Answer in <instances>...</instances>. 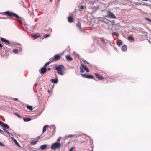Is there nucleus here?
<instances>
[{
  "instance_id": "1",
  "label": "nucleus",
  "mask_w": 151,
  "mask_h": 151,
  "mask_svg": "<svg viewBox=\"0 0 151 151\" xmlns=\"http://www.w3.org/2000/svg\"><path fill=\"white\" fill-rule=\"evenodd\" d=\"M5 14L7 16L10 17V18L14 19V17H15L17 19H19V16L15 13L9 11H6L4 12Z\"/></svg>"
},
{
  "instance_id": "2",
  "label": "nucleus",
  "mask_w": 151,
  "mask_h": 151,
  "mask_svg": "<svg viewBox=\"0 0 151 151\" xmlns=\"http://www.w3.org/2000/svg\"><path fill=\"white\" fill-rule=\"evenodd\" d=\"M55 69L57 70L58 73L60 75H63L65 70L64 67H55Z\"/></svg>"
},
{
  "instance_id": "3",
  "label": "nucleus",
  "mask_w": 151,
  "mask_h": 151,
  "mask_svg": "<svg viewBox=\"0 0 151 151\" xmlns=\"http://www.w3.org/2000/svg\"><path fill=\"white\" fill-rule=\"evenodd\" d=\"M61 146V144L59 142H56L53 143L51 146V149L55 150L57 148H60Z\"/></svg>"
},
{
  "instance_id": "4",
  "label": "nucleus",
  "mask_w": 151,
  "mask_h": 151,
  "mask_svg": "<svg viewBox=\"0 0 151 151\" xmlns=\"http://www.w3.org/2000/svg\"><path fill=\"white\" fill-rule=\"evenodd\" d=\"M61 57V56L59 54H56L53 58H50V60L51 62L57 61L60 60Z\"/></svg>"
},
{
  "instance_id": "5",
  "label": "nucleus",
  "mask_w": 151,
  "mask_h": 151,
  "mask_svg": "<svg viewBox=\"0 0 151 151\" xmlns=\"http://www.w3.org/2000/svg\"><path fill=\"white\" fill-rule=\"evenodd\" d=\"M106 17L108 18L111 19H116V17L114 14L111 12L109 11L107 12V14Z\"/></svg>"
},
{
  "instance_id": "6",
  "label": "nucleus",
  "mask_w": 151,
  "mask_h": 151,
  "mask_svg": "<svg viewBox=\"0 0 151 151\" xmlns=\"http://www.w3.org/2000/svg\"><path fill=\"white\" fill-rule=\"evenodd\" d=\"M81 72L82 73L84 72L85 70H86V72H89L88 69L86 67H81L80 68Z\"/></svg>"
},
{
  "instance_id": "7",
  "label": "nucleus",
  "mask_w": 151,
  "mask_h": 151,
  "mask_svg": "<svg viewBox=\"0 0 151 151\" xmlns=\"http://www.w3.org/2000/svg\"><path fill=\"white\" fill-rule=\"evenodd\" d=\"M94 74H95V76H96L99 80H102L104 79V77L102 76L99 75L98 73H95Z\"/></svg>"
},
{
  "instance_id": "8",
  "label": "nucleus",
  "mask_w": 151,
  "mask_h": 151,
  "mask_svg": "<svg viewBox=\"0 0 151 151\" xmlns=\"http://www.w3.org/2000/svg\"><path fill=\"white\" fill-rule=\"evenodd\" d=\"M32 37L35 39L40 37V35L39 33H37L35 34L32 35Z\"/></svg>"
},
{
  "instance_id": "9",
  "label": "nucleus",
  "mask_w": 151,
  "mask_h": 151,
  "mask_svg": "<svg viewBox=\"0 0 151 151\" xmlns=\"http://www.w3.org/2000/svg\"><path fill=\"white\" fill-rule=\"evenodd\" d=\"M1 40L2 42H4L6 44H9L10 43V42L9 40L3 38H1Z\"/></svg>"
},
{
  "instance_id": "10",
  "label": "nucleus",
  "mask_w": 151,
  "mask_h": 151,
  "mask_svg": "<svg viewBox=\"0 0 151 151\" xmlns=\"http://www.w3.org/2000/svg\"><path fill=\"white\" fill-rule=\"evenodd\" d=\"M39 71L40 73H44L47 71V69L44 67H42Z\"/></svg>"
},
{
  "instance_id": "11",
  "label": "nucleus",
  "mask_w": 151,
  "mask_h": 151,
  "mask_svg": "<svg viewBox=\"0 0 151 151\" xmlns=\"http://www.w3.org/2000/svg\"><path fill=\"white\" fill-rule=\"evenodd\" d=\"M127 47L126 45H123L122 48V50L123 52L126 51L127 50Z\"/></svg>"
},
{
  "instance_id": "12",
  "label": "nucleus",
  "mask_w": 151,
  "mask_h": 151,
  "mask_svg": "<svg viewBox=\"0 0 151 151\" xmlns=\"http://www.w3.org/2000/svg\"><path fill=\"white\" fill-rule=\"evenodd\" d=\"M116 44L118 46H120L122 44V41L121 40H118L116 41Z\"/></svg>"
},
{
  "instance_id": "13",
  "label": "nucleus",
  "mask_w": 151,
  "mask_h": 151,
  "mask_svg": "<svg viewBox=\"0 0 151 151\" xmlns=\"http://www.w3.org/2000/svg\"><path fill=\"white\" fill-rule=\"evenodd\" d=\"M2 127L5 129H9V126H8L7 124L3 123L2 126Z\"/></svg>"
},
{
  "instance_id": "14",
  "label": "nucleus",
  "mask_w": 151,
  "mask_h": 151,
  "mask_svg": "<svg viewBox=\"0 0 151 151\" xmlns=\"http://www.w3.org/2000/svg\"><path fill=\"white\" fill-rule=\"evenodd\" d=\"M67 60L69 61H72L73 60L72 58L70 55H68L65 56Z\"/></svg>"
},
{
  "instance_id": "15",
  "label": "nucleus",
  "mask_w": 151,
  "mask_h": 151,
  "mask_svg": "<svg viewBox=\"0 0 151 151\" xmlns=\"http://www.w3.org/2000/svg\"><path fill=\"white\" fill-rule=\"evenodd\" d=\"M68 21L69 22L71 23L73 22V18L71 16H69L68 17Z\"/></svg>"
},
{
  "instance_id": "16",
  "label": "nucleus",
  "mask_w": 151,
  "mask_h": 151,
  "mask_svg": "<svg viewBox=\"0 0 151 151\" xmlns=\"http://www.w3.org/2000/svg\"><path fill=\"white\" fill-rule=\"evenodd\" d=\"M100 39L101 40V42L103 44H104L105 43H107L108 41L107 40H105L103 38H100Z\"/></svg>"
},
{
  "instance_id": "17",
  "label": "nucleus",
  "mask_w": 151,
  "mask_h": 151,
  "mask_svg": "<svg viewBox=\"0 0 151 151\" xmlns=\"http://www.w3.org/2000/svg\"><path fill=\"white\" fill-rule=\"evenodd\" d=\"M47 147V145L46 144H44L42 145L40 147V148L41 149L44 150Z\"/></svg>"
},
{
  "instance_id": "18",
  "label": "nucleus",
  "mask_w": 151,
  "mask_h": 151,
  "mask_svg": "<svg viewBox=\"0 0 151 151\" xmlns=\"http://www.w3.org/2000/svg\"><path fill=\"white\" fill-rule=\"evenodd\" d=\"M87 78L88 79H94V77L93 76L91 75H87Z\"/></svg>"
},
{
  "instance_id": "19",
  "label": "nucleus",
  "mask_w": 151,
  "mask_h": 151,
  "mask_svg": "<svg viewBox=\"0 0 151 151\" xmlns=\"http://www.w3.org/2000/svg\"><path fill=\"white\" fill-rule=\"evenodd\" d=\"M26 107L28 109L30 110H32L33 109L32 106H31L27 105Z\"/></svg>"
},
{
  "instance_id": "20",
  "label": "nucleus",
  "mask_w": 151,
  "mask_h": 151,
  "mask_svg": "<svg viewBox=\"0 0 151 151\" xmlns=\"http://www.w3.org/2000/svg\"><path fill=\"white\" fill-rule=\"evenodd\" d=\"M76 26H77V27L78 28H79V29H80V30H81V23L80 22H78L77 25H76Z\"/></svg>"
},
{
  "instance_id": "21",
  "label": "nucleus",
  "mask_w": 151,
  "mask_h": 151,
  "mask_svg": "<svg viewBox=\"0 0 151 151\" xmlns=\"http://www.w3.org/2000/svg\"><path fill=\"white\" fill-rule=\"evenodd\" d=\"M23 120L25 122H27L31 120V119L29 118H23Z\"/></svg>"
},
{
  "instance_id": "22",
  "label": "nucleus",
  "mask_w": 151,
  "mask_h": 151,
  "mask_svg": "<svg viewBox=\"0 0 151 151\" xmlns=\"http://www.w3.org/2000/svg\"><path fill=\"white\" fill-rule=\"evenodd\" d=\"M48 126L47 125H45L44 126V127H43V131H42L43 133L45 132L46 131V127H47Z\"/></svg>"
},
{
  "instance_id": "23",
  "label": "nucleus",
  "mask_w": 151,
  "mask_h": 151,
  "mask_svg": "<svg viewBox=\"0 0 151 151\" xmlns=\"http://www.w3.org/2000/svg\"><path fill=\"white\" fill-rule=\"evenodd\" d=\"M3 130L6 132L7 133H8L9 134V135H10L11 136H13V135L11 134V133H10L5 128H3Z\"/></svg>"
},
{
  "instance_id": "24",
  "label": "nucleus",
  "mask_w": 151,
  "mask_h": 151,
  "mask_svg": "<svg viewBox=\"0 0 151 151\" xmlns=\"http://www.w3.org/2000/svg\"><path fill=\"white\" fill-rule=\"evenodd\" d=\"M12 140H13L14 141V142L15 143L16 145H19L18 143L17 142V141L14 138L12 137Z\"/></svg>"
},
{
  "instance_id": "25",
  "label": "nucleus",
  "mask_w": 151,
  "mask_h": 151,
  "mask_svg": "<svg viewBox=\"0 0 151 151\" xmlns=\"http://www.w3.org/2000/svg\"><path fill=\"white\" fill-rule=\"evenodd\" d=\"M128 39L130 41H132L134 40V38L131 36H129L128 37Z\"/></svg>"
},
{
  "instance_id": "26",
  "label": "nucleus",
  "mask_w": 151,
  "mask_h": 151,
  "mask_svg": "<svg viewBox=\"0 0 151 151\" xmlns=\"http://www.w3.org/2000/svg\"><path fill=\"white\" fill-rule=\"evenodd\" d=\"M38 142V140L34 141H32L31 142V144L32 145H35Z\"/></svg>"
},
{
  "instance_id": "27",
  "label": "nucleus",
  "mask_w": 151,
  "mask_h": 151,
  "mask_svg": "<svg viewBox=\"0 0 151 151\" xmlns=\"http://www.w3.org/2000/svg\"><path fill=\"white\" fill-rule=\"evenodd\" d=\"M52 62H51V61H50V60L49 61H48V62H47L46 63L44 66H47V65H49V64H50Z\"/></svg>"
},
{
  "instance_id": "28",
  "label": "nucleus",
  "mask_w": 151,
  "mask_h": 151,
  "mask_svg": "<svg viewBox=\"0 0 151 151\" xmlns=\"http://www.w3.org/2000/svg\"><path fill=\"white\" fill-rule=\"evenodd\" d=\"M51 81L53 82L54 83H57L58 82V79H52L51 80Z\"/></svg>"
},
{
  "instance_id": "29",
  "label": "nucleus",
  "mask_w": 151,
  "mask_h": 151,
  "mask_svg": "<svg viewBox=\"0 0 151 151\" xmlns=\"http://www.w3.org/2000/svg\"><path fill=\"white\" fill-rule=\"evenodd\" d=\"M13 52L14 53H17L18 52V50L17 49H14L13 50Z\"/></svg>"
},
{
  "instance_id": "30",
  "label": "nucleus",
  "mask_w": 151,
  "mask_h": 151,
  "mask_svg": "<svg viewBox=\"0 0 151 151\" xmlns=\"http://www.w3.org/2000/svg\"><path fill=\"white\" fill-rule=\"evenodd\" d=\"M87 75H86L85 74H82L81 75V76L84 78H86Z\"/></svg>"
},
{
  "instance_id": "31",
  "label": "nucleus",
  "mask_w": 151,
  "mask_h": 151,
  "mask_svg": "<svg viewBox=\"0 0 151 151\" xmlns=\"http://www.w3.org/2000/svg\"><path fill=\"white\" fill-rule=\"evenodd\" d=\"M14 114L19 118H21L22 117L20 116L17 113H14Z\"/></svg>"
},
{
  "instance_id": "32",
  "label": "nucleus",
  "mask_w": 151,
  "mask_h": 151,
  "mask_svg": "<svg viewBox=\"0 0 151 151\" xmlns=\"http://www.w3.org/2000/svg\"><path fill=\"white\" fill-rule=\"evenodd\" d=\"M50 36V35L49 34H46L45 35L44 38H46Z\"/></svg>"
},
{
  "instance_id": "33",
  "label": "nucleus",
  "mask_w": 151,
  "mask_h": 151,
  "mask_svg": "<svg viewBox=\"0 0 151 151\" xmlns=\"http://www.w3.org/2000/svg\"><path fill=\"white\" fill-rule=\"evenodd\" d=\"M84 8V6H81L79 9L80 11H81L83 10Z\"/></svg>"
},
{
  "instance_id": "34",
  "label": "nucleus",
  "mask_w": 151,
  "mask_h": 151,
  "mask_svg": "<svg viewBox=\"0 0 151 151\" xmlns=\"http://www.w3.org/2000/svg\"><path fill=\"white\" fill-rule=\"evenodd\" d=\"M145 20L150 22H151V19L148 18H145Z\"/></svg>"
},
{
  "instance_id": "35",
  "label": "nucleus",
  "mask_w": 151,
  "mask_h": 151,
  "mask_svg": "<svg viewBox=\"0 0 151 151\" xmlns=\"http://www.w3.org/2000/svg\"><path fill=\"white\" fill-rule=\"evenodd\" d=\"M84 63V64H86V63H87L88 65H89L90 64V63L88 62L87 61H85V60H84L83 61Z\"/></svg>"
},
{
  "instance_id": "36",
  "label": "nucleus",
  "mask_w": 151,
  "mask_h": 151,
  "mask_svg": "<svg viewBox=\"0 0 151 151\" xmlns=\"http://www.w3.org/2000/svg\"><path fill=\"white\" fill-rule=\"evenodd\" d=\"M61 137H59L58 139H57V142H59L60 139H61Z\"/></svg>"
},
{
  "instance_id": "37",
  "label": "nucleus",
  "mask_w": 151,
  "mask_h": 151,
  "mask_svg": "<svg viewBox=\"0 0 151 151\" xmlns=\"http://www.w3.org/2000/svg\"><path fill=\"white\" fill-rule=\"evenodd\" d=\"M74 149V147H71L69 151H73V149Z\"/></svg>"
},
{
  "instance_id": "38",
  "label": "nucleus",
  "mask_w": 151,
  "mask_h": 151,
  "mask_svg": "<svg viewBox=\"0 0 151 151\" xmlns=\"http://www.w3.org/2000/svg\"><path fill=\"white\" fill-rule=\"evenodd\" d=\"M0 133L1 134H4L3 131L2 130H1L0 129Z\"/></svg>"
},
{
  "instance_id": "39",
  "label": "nucleus",
  "mask_w": 151,
  "mask_h": 151,
  "mask_svg": "<svg viewBox=\"0 0 151 151\" xmlns=\"http://www.w3.org/2000/svg\"><path fill=\"white\" fill-rule=\"evenodd\" d=\"M3 122L2 121H0V125L2 126V124H3Z\"/></svg>"
},
{
  "instance_id": "40",
  "label": "nucleus",
  "mask_w": 151,
  "mask_h": 151,
  "mask_svg": "<svg viewBox=\"0 0 151 151\" xmlns=\"http://www.w3.org/2000/svg\"><path fill=\"white\" fill-rule=\"evenodd\" d=\"M4 145L2 144V143L0 142V146H3Z\"/></svg>"
},
{
  "instance_id": "41",
  "label": "nucleus",
  "mask_w": 151,
  "mask_h": 151,
  "mask_svg": "<svg viewBox=\"0 0 151 151\" xmlns=\"http://www.w3.org/2000/svg\"><path fill=\"white\" fill-rule=\"evenodd\" d=\"M2 47H3L2 45L1 44V43H0V48L1 49Z\"/></svg>"
},
{
  "instance_id": "42",
  "label": "nucleus",
  "mask_w": 151,
  "mask_h": 151,
  "mask_svg": "<svg viewBox=\"0 0 151 151\" xmlns=\"http://www.w3.org/2000/svg\"><path fill=\"white\" fill-rule=\"evenodd\" d=\"M14 99L17 101L18 100V99L17 98H14Z\"/></svg>"
},
{
  "instance_id": "43",
  "label": "nucleus",
  "mask_w": 151,
  "mask_h": 151,
  "mask_svg": "<svg viewBox=\"0 0 151 151\" xmlns=\"http://www.w3.org/2000/svg\"><path fill=\"white\" fill-rule=\"evenodd\" d=\"M73 135H69V137H73Z\"/></svg>"
},
{
  "instance_id": "44",
  "label": "nucleus",
  "mask_w": 151,
  "mask_h": 151,
  "mask_svg": "<svg viewBox=\"0 0 151 151\" xmlns=\"http://www.w3.org/2000/svg\"><path fill=\"white\" fill-rule=\"evenodd\" d=\"M115 35L116 36H117L118 35V34L117 33H115Z\"/></svg>"
},
{
  "instance_id": "45",
  "label": "nucleus",
  "mask_w": 151,
  "mask_h": 151,
  "mask_svg": "<svg viewBox=\"0 0 151 151\" xmlns=\"http://www.w3.org/2000/svg\"><path fill=\"white\" fill-rule=\"evenodd\" d=\"M81 66H85L83 65V64L82 63H81Z\"/></svg>"
},
{
  "instance_id": "46",
  "label": "nucleus",
  "mask_w": 151,
  "mask_h": 151,
  "mask_svg": "<svg viewBox=\"0 0 151 151\" xmlns=\"http://www.w3.org/2000/svg\"><path fill=\"white\" fill-rule=\"evenodd\" d=\"M37 138H38V139L40 138V136L38 137Z\"/></svg>"
},
{
  "instance_id": "47",
  "label": "nucleus",
  "mask_w": 151,
  "mask_h": 151,
  "mask_svg": "<svg viewBox=\"0 0 151 151\" xmlns=\"http://www.w3.org/2000/svg\"><path fill=\"white\" fill-rule=\"evenodd\" d=\"M58 66H63L62 65H59Z\"/></svg>"
},
{
  "instance_id": "48",
  "label": "nucleus",
  "mask_w": 151,
  "mask_h": 151,
  "mask_svg": "<svg viewBox=\"0 0 151 151\" xmlns=\"http://www.w3.org/2000/svg\"><path fill=\"white\" fill-rule=\"evenodd\" d=\"M48 92H50V91H49V90H48Z\"/></svg>"
},
{
  "instance_id": "49",
  "label": "nucleus",
  "mask_w": 151,
  "mask_h": 151,
  "mask_svg": "<svg viewBox=\"0 0 151 151\" xmlns=\"http://www.w3.org/2000/svg\"><path fill=\"white\" fill-rule=\"evenodd\" d=\"M48 70H50V68H48Z\"/></svg>"
}]
</instances>
